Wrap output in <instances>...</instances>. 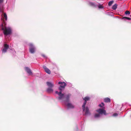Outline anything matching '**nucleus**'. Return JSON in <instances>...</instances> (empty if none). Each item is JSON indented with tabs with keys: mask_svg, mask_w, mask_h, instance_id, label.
<instances>
[{
	"mask_svg": "<svg viewBox=\"0 0 131 131\" xmlns=\"http://www.w3.org/2000/svg\"><path fill=\"white\" fill-rule=\"evenodd\" d=\"M2 29L4 30V33L5 35H7L11 33V30L10 28L5 27L4 28H3Z\"/></svg>",
	"mask_w": 131,
	"mask_h": 131,
	"instance_id": "1",
	"label": "nucleus"
},
{
	"mask_svg": "<svg viewBox=\"0 0 131 131\" xmlns=\"http://www.w3.org/2000/svg\"><path fill=\"white\" fill-rule=\"evenodd\" d=\"M47 84L49 87L47 89V91L49 93L52 92L53 90L51 88L53 87L54 86L53 84L49 82H47Z\"/></svg>",
	"mask_w": 131,
	"mask_h": 131,
	"instance_id": "2",
	"label": "nucleus"
},
{
	"mask_svg": "<svg viewBox=\"0 0 131 131\" xmlns=\"http://www.w3.org/2000/svg\"><path fill=\"white\" fill-rule=\"evenodd\" d=\"M29 51L31 53H34L35 51L36 48L32 43H30L29 45Z\"/></svg>",
	"mask_w": 131,
	"mask_h": 131,
	"instance_id": "3",
	"label": "nucleus"
},
{
	"mask_svg": "<svg viewBox=\"0 0 131 131\" xmlns=\"http://www.w3.org/2000/svg\"><path fill=\"white\" fill-rule=\"evenodd\" d=\"M59 84L63 85H60L59 88V89L60 91H61L62 88H64L66 86L67 84L64 82H58Z\"/></svg>",
	"mask_w": 131,
	"mask_h": 131,
	"instance_id": "4",
	"label": "nucleus"
},
{
	"mask_svg": "<svg viewBox=\"0 0 131 131\" xmlns=\"http://www.w3.org/2000/svg\"><path fill=\"white\" fill-rule=\"evenodd\" d=\"M83 99L84 101L82 106V108L84 111V110L85 106L86 103V102L87 101H88L90 100V98L89 97L86 96L84 98H83Z\"/></svg>",
	"mask_w": 131,
	"mask_h": 131,
	"instance_id": "5",
	"label": "nucleus"
},
{
	"mask_svg": "<svg viewBox=\"0 0 131 131\" xmlns=\"http://www.w3.org/2000/svg\"><path fill=\"white\" fill-rule=\"evenodd\" d=\"M58 95L59 97H58V99L59 100H63L65 97V96L62 93L61 91H60L58 93Z\"/></svg>",
	"mask_w": 131,
	"mask_h": 131,
	"instance_id": "6",
	"label": "nucleus"
},
{
	"mask_svg": "<svg viewBox=\"0 0 131 131\" xmlns=\"http://www.w3.org/2000/svg\"><path fill=\"white\" fill-rule=\"evenodd\" d=\"M4 48L2 50V52L5 53L7 51V50L9 48V46L7 44H5L4 45Z\"/></svg>",
	"mask_w": 131,
	"mask_h": 131,
	"instance_id": "7",
	"label": "nucleus"
},
{
	"mask_svg": "<svg viewBox=\"0 0 131 131\" xmlns=\"http://www.w3.org/2000/svg\"><path fill=\"white\" fill-rule=\"evenodd\" d=\"M96 111L98 112L99 114H106V111L101 108H99L96 110Z\"/></svg>",
	"mask_w": 131,
	"mask_h": 131,
	"instance_id": "8",
	"label": "nucleus"
},
{
	"mask_svg": "<svg viewBox=\"0 0 131 131\" xmlns=\"http://www.w3.org/2000/svg\"><path fill=\"white\" fill-rule=\"evenodd\" d=\"M43 68L44 69L45 71L48 74H50L51 73L50 71L45 66H43Z\"/></svg>",
	"mask_w": 131,
	"mask_h": 131,
	"instance_id": "9",
	"label": "nucleus"
},
{
	"mask_svg": "<svg viewBox=\"0 0 131 131\" xmlns=\"http://www.w3.org/2000/svg\"><path fill=\"white\" fill-rule=\"evenodd\" d=\"M25 70L28 73L29 75H32V72L31 70L29 68L26 67L25 68Z\"/></svg>",
	"mask_w": 131,
	"mask_h": 131,
	"instance_id": "10",
	"label": "nucleus"
},
{
	"mask_svg": "<svg viewBox=\"0 0 131 131\" xmlns=\"http://www.w3.org/2000/svg\"><path fill=\"white\" fill-rule=\"evenodd\" d=\"M83 111H84L85 113V115H88V114H90V113L89 112V110L88 107H86L84 108V111L83 109Z\"/></svg>",
	"mask_w": 131,
	"mask_h": 131,
	"instance_id": "11",
	"label": "nucleus"
},
{
	"mask_svg": "<svg viewBox=\"0 0 131 131\" xmlns=\"http://www.w3.org/2000/svg\"><path fill=\"white\" fill-rule=\"evenodd\" d=\"M70 96V95L69 94L66 95V97L65 98V101L67 102H69V101Z\"/></svg>",
	"mask_w": 131,
	"mask_h": 131,
	"instance_id": "12",
	"label": "nucleus"
},
{
	"mask_svg": "<svg viewBox=\"0 0 131 131\" xmlns=\"http://www.w3.org/2000/svg\"><path fill=\"white\" fill-rule=\"evenodd\" d=\"M67 106L69 108H73L74 107V106L71 103H68L67 104Z\"/></svg>",
	"mask_w": 131,
	"mask_h": 131,
	"instance_id": "13",
	"label": "nucleus"
},
{
	"mask_svg": "<svg viewBox=\"0 0 131 131\" xmlns=\"http://www.w3.org/2000/svg\"><path fill=\"white\" fill-rule=\"evenodd\" d=\"M89 5L90 6L92 7H96L95 3H94L90 2L89 3Z\"/></svg>",
	"mask_w": 131,
	"mask_h": 131,
	"instance_id": "14",
	"label": "nucleus"
},
{
	"mask_svg": "<svg viewBox=\"0 0 131 131\" xmlns=\"http://www.w3.org/2000/svg\"><path fill=\"white\" fill-rule=\"evenodd\" d=\"M104 101L105 102L108 103L110 102V99L108 98H106L104 99Z\"/></svg>",
	"mask_w": 131,
	"mask_h": 131,
	"instance_id": "15",
	"label": "nucleus"
},
{
	"mask_svg": "<svg viewBox=\"0 0 131 131\" xmlns=\"http://www.w3.org/2000/svg\"><path fill=\"white\" fill-rule=\"evenodd\" d=\"M117 4H115L112 7V9L113 10H115L117 8Z\"/></svg>",
	"mask_w": 131,
	"mask_h": 131,
	"instance_id": "16",
	"label": "nucleus"
},
{
	"mask_svg": "<svg viewBox=\"0 0 131 131\" xmlns=\"http://www.w3.org/2000/svg\"><path fill=\"white\" fill-rule=\"evenodd\" d=\"M4 18H5V20L6 21L7 19V16L6 14L5 13H4Z\"/></svg>",
	"mask_w": 131,
	"mask_h": 131,
	"instance_id": "17",
	"label": "nucleus"
},
{
	"mask_svg": "<svg viewBox=\"0 0 131 131\" xmlns=\"http://www.w3.org/2000/svg\"><path fill=\"white\" fill-rule=\"evenodd\" d=\"M114 2V1H110L108 3V5L109 6H111L113 4Z\"/></svg>",
	"mask_w": 131,
	"mask_h": 131,
	"instance_id": "18",
	"label": "nucleus"
},
{
	"mask_svg": "<svg viewBox=\"0 0 131 131\" xmlns=\"http://www.w3.org/2000/svg\"><path fill=\"white\" fill-rule=\"evenodd\" d=\"M104 106V104L102 102L101 103V104H100L99 105V106L100 107H102L103 106Z\"/></svg>",
	"mask_w": 131,
	"mask_h": 131,
	"instance_id": "19",
	"label": "nucleus"
},
{
	"mask_svg": "<svg viewBox=\"0 0 131 131\" xmlns=\"http://www.w3.org/2000/svg\"><path fill=\"white\" fill-rule=\"evenodd\" d=\"M100 114H95L94 116L95 117H99L100 116Z\"/></svg>",
	"mask_w": 131,
	"mask_h": 131,
	"instance_id": "20",
	"label": "nucleus"
},
{
	"mask_svg": "<svg viewBox=\"0 0 131 131\" xmlns=\"http://www.w3.org/2000/svg\"><path fill=\"white\" fill-rule=\"evenodd\" d=\"M130 12L128 10L126 11L125 12V14L126 15H129L130 14Z\"/></svg>",
	"mask_w": 131,
	"mask_h": 131,
	"instance_id": "21",
	"label": "nucleus"
},
{
	"mask_svg": "<svg viewBox=\"0 0 131 131\" xmlns=\"http://www.w3.org/2000/svg\"><path fill=\"white\" fill-rule=\"evenodd\" d=\"M123 18V19H126L128 20H129L131 19V18L128 17H124Z\"/></svg>",
	"mask_w": 131,
	"mask_h": 131,
	"instance_id": "22",
	"label": "nucleus"
},
{
	"mask_svg": "<svg viewBox=\"0 0 131 131\" xmlns=\"http://www.w3.org/2000/svg\"><path fill=\"white\" fill-rule=\"evenodd\" d=\"M98 7L99 8H103V6L101 5H99Z\"/></svg>",
	"mask_w": 131,
	"mask_h": 131,
	"instance_id": "23",
	"label": "nucleus"
},
{
	"mask_svg": "<svg viewBox=\"0 0 131 131\" xmlns=\"http://www.w3.org/2000/svg\"><path fill=\"white\" fill-rule=\"evenodd\" d=\"M118 114L117 113H114L113 114V116H116L118 115Z\"/></svg>",
	"mask_w": 131,
	"mask_h": 131,
	"instance_id": "24",
	"label": "nucleus"
},
{
	"mask_svg": "<svg viewBox=\"0 0 131 131\" xmlns=\"http://www.w3.org/2000/svg\"><path fill=\"white\" fill-rule=\"evenodd\" d=\"M59 93V92H58V91H56L55 92V93H56V94H58V93Z\"/></svg>",
	"mask_w": 131,
	"mask_h": 131,
	"instance_id": "25",
	"label": "nucleus"
},
{
	"mask_svg": "<svg viewBox=\"0 0 131 131\" xmlns=\"http://www.w3.org/2000/svg\"><path fill=\"white\" fill-rule=\"evenodd\" d=\"M42 56L44 57H45V55L44 54H42Z\"/></svg>",
	"mask_w": 131,
	"mask_h": 131,
	"instance_id": "26",
	"label": "nucleus"
},
{
	"mask_svg": "<svg viewBox=\"0 0 131 131\" xmlns=\"http://www.w3.org/2000/svg\"><path fill=\"white\" fill-rule=\"evenodd\" d=\"M3 0H0V2H2L3 1Z\"/></svg>",
	"mask_w": 131,
	"mask_h": 131,
	"instance_id": "27",
	"label": "nucleus"
},
{
	"mask_svg": "<svg viewBox=\"0 0 131 131\" xmlns=\"http://www.w3.org/2000/svg\"><path fill=\"white\" fill-rule=\"evenodd\" d=\"M3 21L4 22V20H3Z\"/></svg>",
	"mask_w": 131,
	"mask_h": 131,
	"instance_id": "28",
	"label": "nucleus"
}]
</instances>
